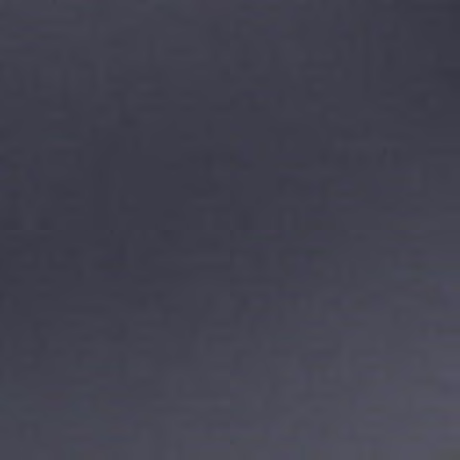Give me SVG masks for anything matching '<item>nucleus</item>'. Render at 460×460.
<instances>
[{
	"label": "nucleus",
	"instance_id": "f257e3e1",
	"mask_svg": "<svg viewBox=\"0 0 460 460\" xmlns=\"http://www.w3.org/2000/svg\"><path fill=\"white\" fill-rule=\"evenodd\" d=\"M137 156V327H144V146Z\"/></svg>",
	"mask_w": 460,
	"mask_h": 460
},
{
	"label": "nucleus",
	"instance_id": "20e7f679",
	"mask_svg": "<svg viewBox=\"0 0 460 460\" xmlns=\"http://www.w3.org/2000/svg\"><path fill=\"white\" fill-rule=\"evenodd\" d=\"M155 146H146V149H145V152H146V170L147 169V155L150 154L151 150H152V147H154Z\"/></svg>",
	"mask_w": 460,
	"mask_h": 460
},
{
	"label": "nucleus",
	"instance_id": "ddd939ff",
	"mask_svg": "<svg viewBox=\"0 0 460 460\" xmlns=\"http://www.w3.org/2000/svg\"><path fill=\"white\" fill-rule=\"evenodd\" d=\"M145 384H146V385L147 384V381H146V380L145 381Z\"/></svg>",
	"mask_w": 460,
	"mask_h": 460
},
{
	"label": "nucleus",
	"instance_id": "7ed1b4c3",
	"mask_svg": "<svg viewBox=\"0 0 460 460\" xmlns=\"http://www.w3.org/2000/svg\"><path fill=\"white\" fill-rule=\"evenodd\" d=\"M105 118L115 126L119 127L124 125L128 119L126 106L123 103L118 102L112 111L105 112Z\"/></svg>",
	"mask_w": 460,
	"mask_h": 460
},
{
	"label": "nucleus",
	"instance_id": "4468645a",
	"mask_svg": "<svg viewBox=\"0 0 460 460\" xmlns=\"http://www.w3.org/2000/svg\"><path fill=\"white\" fill-rule=\"evenodd\" d=\"M40 145H43V142H40Z\"/></svg>",
	"mask_w": 460,
	"mask_h": 460
},
{
	"label": "nucleus",
	"instance_id": "6e6552de",
	"mask_svg": "<svg viewBox=\"0 0 460 460\" xmlns=\"http://www.w3.org/2000/svg\"><path fill=\"white\" fill-rule=\"evenodd\" d=\"M145 405H147V399H145Z\"/></svg>",
	"mask_w": 460,
	"mask_h": 460
},
{
	"label": "nucleus",
	"instance_id": "f8f14e48",
	"mask_svg": "<svg viewBox=\"0 0 460 460\" xmlns=\"http://www.w3.org/2000/svg\"><path fill=\"white\" fill-rule=\"evenodd\" d=\"M145 353H146V354L147 353V350H146V349L145 350Z\"/></svg>",
	"mask_w": 460,
	"mask_h": 460
},
{
	"label": "nucleus",
	"instance_id": "39448f33",
	"mask_svg": "<svg viewBox=\"0 0 460 460\" xmlns=\"http://www.w3.org/2000/svg\"><path fill=\"white\" fill-rule=\"evenodd\" d=\"M146 144H153L151 141V137L147 130V124L146 123Z\"/></svg>",
	"mask_w": 460,
	"mask_h": 460
},
{
	"label": "nucleus",
	"instance_id": "1a4fd4ad",
	"mask_svg": "<svg viewBox=\"0 0 460 460\" xmlns=\"http://www.w3.org/2000/svg\"><path fill=\"white\" fill-rule=\"evenodd\" d=\"M145 40H146V41L147 40V38H146V37L145 38Z\"/></svg>",
	"mask_w": 460,
	"mask_h": 460
},
{
	"label": "nucleus",
	"instance_id": "423d86ee",
	"mask_svg": "<svg viewBox=\"0 0 460 460\" xmlns=\"http://www.w3.org/2000/svg\"><path fill=\"white\" fill-rule=\"evenodd\" d=\"M145 405H147V399H145Z\"/></svg>",
	"mask_w": 460,
	"mask_h": 460
},
{
	"label": "nucleus",
	"instance_id": "0eeeda50",
	"mask_svg": "<svg viewBox=\"0 0 460 460\" xmlns=\"http://www.w3.org/2000/svg\"><path fill=\"white\" fill-rule=\"evenodd\" d=\"M145 405H147V399H145Z\"/></svg>",
	"mask_w": 460,
	"mask_h": 460
},
{
	"label": "nucleus",
	"instance_id": "9d476101",
	"mask_svg": "<svg viewBox=\"0 0 460 460\" xmlns=\"http://www.w3.org/2000/svg\"><path fill=\"white\" fill-rule=\"evenodd\" d=\"M418 144H419V145H421L422 143H421V142H419Z\"/></svg>",
	"mask_w": 460,
	"mask_h": 460
},
{
	"label": "nucleus",
	"instance_id": "9b49d317",
	"mask_svg": "<svg viewBox=\"0 0 460 460\" xmlns=\"http://www.w3.org/2000/svg\"><path fill=\"white\" fill-rule=\"evenodd\" d=\"M243 147H246L247 146H246V145H243Z\"/></svg>",
	"mask_w": 460,
	"mask_h": 460
},
{
	"label": "nucleus",
	"instance_id": "f03ea898",
	"mask_svg": "<svg viewBox=\"0 0 460 460\" xmlns=\"http://www.w3.org/2000/svg\"><path fill=\"white\" fill-rule=\"evenodd\" d=\"M137 460H144V377H137Z\"/></svg>",
	"mask_w": 460,
	"mask_h": 460
}]
</instances>
